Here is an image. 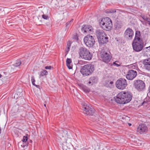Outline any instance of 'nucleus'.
Instances as JSON below:
<instances>
[{
    "instance_id": "nucleus-3",
    "label": "nucleus",
    "mask_w": 150,
    "mask_h": 150,
    "mask_svg": "<svg viewBox=\"0 0 150 150\" xmlns=\"http://www.w3.org/2000/svg\"><path fill=\"white\" fill-rule=\"evenodd\" d=\"M78 52L79 57L83 59L90 60L92 58L93 54L84 47H80L78 49Z\"/></svg>"
},
{
    "instance_id": "nucleus-29",
    "label": "nucleus",
    "mask_w": 150,
    "mask_h": 150,
    "mask_svg": "<svg viewBox=\"0 0 150 150\" xmlns=\"http://www.w3.org/2000/svg\"><path fill=\"white\" fill-rule=\"evenodd\" d=\"M144 51L146 52V54L150 56V46L144 48Z\"/></svg>"
},
{
    "instance_id": "nucleus-19",
    "label": "nucleus",
    "mask_w": 150,
    "mask_h": 150,
    "mask_svg": "<svg viewBox=\"0 0 150 150\" xmlns=\"http://www.w3.org/2000/svg\"><path fill=\"white\" fill-rule=\"evenodd\" d=\"M133 41H138V42L143 41V40L141 38V34L140 31H136L135 37Z\"/></svg>"
},
{
    "instance_id": "nucleus-6",
    "label": "nucleus",
    "mask_w": 150,
    "mask_h": 150,
    "mask_svg": "<svg viewBox=\"0 0 150 150\" xmlns=\"http://www.w3.org/2000/svg\"><path fill=\"white\" fill-rule=\"evenodd\" d=\"M101 60L106 64H108L112 58V54L110 51L105 50L104 49L101 50L100 52Z\"/></svg>"
},
{
    "instance_id": "nucleus-46",
    "label": "nucleus",
    "mask_w": 150,
    "mask_h": 150,
    "mask_svg": "<svg viewBox=\"0 0 150 150\" xmlns=\"http://www.w3.org/2000/svg\"><path fill=\"white\" fill-rule=\"evenodd\" d=\"M7 72L6 71H4L2 73L1 75H6L7 74Z\"/></svg>"
},
{
    "instance_id": "nucleus-2",
    "label": "nucleus",
    "mask_w": 150,
    "mask_h": 150,
    "mask_svg": "<svg viewBox=\"0 0 150 150\" xmlns=\"http://www.w3.org/2000/svg\"><path fill=\"white\" fill-rule=\"evenodd\" d=\"M132 95L128 91H122L119 93L115 98V102L119 104H125L129 103L132 100Z\"/></svg>"
},
{
    "instance_id": "nucleus-12",
    "label": "nucleus",
    "mask_w": 150,
    "mask_h": 150,
    "mask_svg": "<svg viewBox=\"0 0 150 150\" xmlns=\"http://www.w3.org/2000/svg\"><path fill=\"white\" fill-rule=\"evenodd\" d=\"M134 35V32L132 29L130 28H128L124 33V36L127 40H131Z\"/></svg>"
},
{
    "instance_id": "nucleus-21",
    "label": "nucleus",
    "mask_w": 150,
    "mask_h": 150,
    "mask_svg": "<svg viewBox=\"0 0 150 150\" xmlns=\"http://www.w3.org/2000/svg\"><path fill=\"white\" fill-rule=\"evenodd\" d=\"M108 38L106 34L103 38L98 40L100 45L102 46L105 44H106L108 42Z\"/></svg>"
},
{
    "instance_id": "nucleus-34",
    "label": "nucleus",
    "mask_w": 150,
    "mask_h": 150,
    "mask_svg": "<svg viewBox=\"0 0 150 150\" xmlns=\"http://www.w3.org/2000/svg\"><path fill=\"white\" fill-rule=\"evenodd\" d=\"M69 129H62V130L61 132L62 133L64 134V135H68V130H69Z\"/></svg>"
},
{
    "instance_id": "nucleus-31",
    "label": "nucleus",
    "mask_w": 150,
    "mask_h": 150,
    "mask_svg": "<svg viewBox=\"0 0 150 150\" xmlns=\"http://www.w3.org/2000/svg\"><path fill=\"white\" fill-rule=\"evenodd\" d=\"M105 12L107 13H114L116 12V10L115 9H108L105 10Z\"/></svg>"
},
{
    "instance_id": "nucleus-25",
    "label": "nucleus",
    "mask_w": 150,
    "mask_h": 150,
    "mask_svg": "<svg viewBox=\"0 0 150 150\" xmlns=\"http://www.w3.org/2000/svg\"><path fill=\"white\" fill-rule=\"evenodd\" d=\"M72 62V61L71 59L67 58L66 59V65L68 68L70 69H72L73 68L72 65H71V63Z\"/></svg>"
},
{
    "instance_id": "nucleus-30",
    "label": "nucleus",
    "mask_w": 150,
    "mask_h": 150,
    "mask_svg": "<svg viewBox=\"0 0 150 150\" xmlns=\"http://www.w3.org/2000/svg\"><path fill=\"white\" fill-rule=\"evenodd\" d=\"M48 74L47 71L45 70H43V71H42L40 72V76H44L47 75Z\"/></svg>"
},
{
    "instance_id": "nucleus-23",
    "label": "nucleus",
    "mask_w": 150,
    "mask_h": 150,
    "mask_svg": "<svg viewBox=\"0 0 150 150\" xmlns=\"http://www.w3.org/2000/svg\"><path fill=\"white\" fill-rule=\"evenodd\" d=\"M26 136L23 137V139L22 140V141L23 143V144L21 145V146L23 148H24L26 146H28V142L27 143H26V142L28 140V134H26Z\"/></svg>"
},
{
    "instance_id": "nucleus-53",
    "label": "nucleus",
    "mask_w": 150,
    "mask_h": 150,
    "mask_svg": "<svg viewBox=\"0 0 150 150\" xmlns=\"http://www.w3.org/2000/svg\"><path fill=\"white\" fill-rule=\"evenodd\" d=\"M128 125L129 126H130L132 124L131 123H129Z\"/></svg>"
},
{
    "instance_id": "nucleus-32",
    "label": "nucleus",
    "mask_w": 150,
    "mask_h": 150,
    "mask_svg": "<svg viewBox=\"0 0 150 150\" xmlns=\"http://www.w3.org/2000/svg\"><path fill=\"white\" fill-rule=\"evenodd\" d=\"M21 64V61L19 59L17 60L13 65L15 67H18Z\"/></svg>"
},
{
    "instance_id": "nucleus-33",
    "label": "nucleus",
    "mask_w": 150,
    "mask_h": 150,
    "mask_svg": "<svg viewBox=\"0 0 150 150\" xmlns=\"http://www.w3.org/2000/svg\"><path fill=\"white\" fill-rule=\"evenodd\" d=\"M79 36L77 33H76L75 34L73 35L72 36V38L74 40L78 42L79 40Z\"/></svg>"
},
{
    "instance_id": "nucleus-17",
    "label": "nucleus",
    "mask_w": 150,
    "mask_h": 150,
    "mask_svg": "<svg viewBox=\"0 0 150 150\" xmlns=\"http://www.w3.org/2000/svg\"><path fill=\"white\" fill-rule=\"evenodd\" d=\"M142 63L145 69L148 71H150V58L142 60Z\"/></svg>"
},
{
    "instance_id": "nucleus-51",
    "label": "nucleus",
    "mask_w": 150,
    "mask_h": 150,
    "mask_svg": "<svg viewBox=\"0 0 150 150\" xmlns=\"http://www.w3.org/2000/svg\"><path fill=\"white\" fill-rule=\"evenodd\" d=\"M4 76L3 75H1V74H0V78H1L2 76Z\"/></svg>"
},
{
    "instance_id": "nucleus-13",
    "label": "nucleus",
    "mask_w": 150,
    "mask_h": 150,
    "mask_svg": "<svg viewBox=\"0 0 150 150\" xmlns=\"http://www.w3.org/2000/svg\"><path fill=\"white\" fill-rule=\"evenodd\" d=\"M137 74L136 71L133 69H130L126 74V77L127 79L132 80L135 78L137 75Z\"/></svg>"
},
{
    "instance_id": "nucleus-39",
    "label": "nucleus",
    "mask_w": 150,
    "mask_h": 150,
    "mask_svg": "<svg viewBox=\"0 0 150 150\" xmlns=\"http://www.w3.org/2000/svg\"><path fill=\"white\" fill-rule=\"evenodd\" d=\"M115 40L117 42H118L119 43H121L122 40L121 38H116Z\"/></svg>"
},
{
    "instance_id": "nucleus-43",
    "label": "nucleus",
    "mask_w": 150,
    "mask_h": 150,
    "mask_svg": "<svg viewBox=\"0 0 150 150\" xmlns=\"http://www.w3.org/2000/svg\"><path fill=\"white\" fill-rule=\"evenodd\" d=\"M71 42L69 40L68 41L67 44V47H70L71 45Z\"/></svg>"
},
{
    "instance_id": "nucleus-8",
    "label": "nucleus",
    "mask_w": 150,
    "mask_h": 150,
    "mask_svg": "<svg viewBox=\"0 0 150 150\" xmlns=\"http://www.w3.org/2000/svg\"><path fill=\"white\" fill-rule=\"evenodd\" d=\"M127 86V83L126 80L122 78H119L115 82L116 87L120 90H123L125 89Z\"/></svg>"
},
{
    "instance_id": "nucleus-55",
    "label": "nucleus",
    "mask_w": 150,
    "mask_h": 150,
    "mask_svg": "<svg viewBox=\"0 0 150 150\" xmlns=\"http://www.w3.org/2000/svg\"><path fill=\"white\" fill-rule=\"evenodd\" d=\"M80 1H83V0H79Z\"/></svg>"
},
{
    "instance_id": "nucleus-41",
    "label": "nucleus",
    "mask_w": 150,
    "mask_h": 150,
    "mask_svg": "<svg viewBox=\"0 0 150 150\" xmlns=\"http://www.w3.org/2000/svg\"><path fill=\"white\" fill-rule=\"evenodd\" d=\"M31 81L33 85H34L35 84V79L34 77L33 76H32L31 77Z\"/></svg>"
},
{
    "instance_id": "nucleus-15",
    "label": "nucleus",
    "mask_w": 150,
    "mask_h": 150,
    "mask_svg": "<svg viewBox=\"0 0 150 150\" xmlns=\"http://www.w3.org/2000/svg\"><path fill=\"white\" fill-rule=\"evenodd\" d=\"M93 29L92 26L90 25L84 24L82 26L81 30L84 33H90L92 32Z\"/></svg>"
},
{
    "instance_id": "nucleus-10",
    "label": "nucleus",
    "mask_w": 150,
    "mask_h": 150,
    "mask_svg": "<svg viewBox=\"0 0 150 150\" xmlns=\"http://www.w3.org/2000/svg\"><path fill=\"white\" fill-rule=\"evenodd\" d=\"M83 41L86 45L89 47H92L95 43L94 38L90 35H87L83 39Z\"/></svg>"
},
{
    "instance_id": "nucleus-22",
    "label": "nucleus",
    "mask_w": 150,
    "mask_h": 150,
    "mask_svg": "<svg viewBox=\"0 0 150 150\" xmlns=\"http://www.w3.org/2000/svg\"><path fill=\"white\" fill-rule=\"evenodd\" d=\"M114 82L110 80H106L105 81L104 86L108 88H111L114 86Z\"/></svg>"
},
{
    "instance_id": "nucleus-9",
    "label": "nucleus",
    "mask_w": 150,
    "mask_h": 150,
    "mask_svg": "<svg viewBox=\"0 0 150 150\" xmlns=\"http://www.w3.org/2000/svg\"><path fill=\"white\" fill-rule=\"evenodd\" d=\"M133 86L138 91H141L145 89V84L142 80H135L133 82Z\"/></svg>"
},
{
    "instance_id": "nucleus-4",
    "label": "nucleus",
    "mask_w": 150,
    "mask_h": 150,
    "mask_svg": "<svg viewBox=\"0 0 150 150\" xmlns=\"http://www.w3.org/2000/svg\"><path fill=\"white\" fill-rule=\"evenodd\" d=\"M94 70V66L91 64H89L81 66L80 71L83 76H88L91 75Z\"/></svg>"
},
{
    "instance_id": "nucleus-28",
    "label": "nucleus",
    "mask_w": 150,
    "mask_h": 150,
    "mask_svg": "<svg viewBox=\"0 0 150 150\" xmlns=\"http://www.w3.org/2000/svg\"><path fill=\"white\" fill-rule=\"evenodd\" d=\"M73 21V19H72L70 21L67 22L66 24V29L65 30L67 31L68 29H69L70 26H71V22H72Z\"/></svg>"
},
{
    "instance_id": "nucleus-18",
    "label": "nucleus",
    "mask_w": 150,
    "mask_h": 150,
    "mask_svg": "<svg viewBox=\"0 0 150 150\" xmlns=\"http://www.w3.org/2000/svg\"><path fill=\"white\" fill-rule=\"evenodd\" d=\"M96 34L98 40L103 38L104 36L106 34L102 30H97L96 31Z\"/></svg>"
},
{
    "instance_id": "nucleus-35",
    "label": "nucleus",
    "mask_w": 150,
    "mask_h": 150,
    "mask_svg": "<svg viewBox=\"0 0 150 150\" xmlns=\"http://www.w3.org/2000/svg\"><path fill=\"white\" fill-rule=\"evenodd\" d=\"M116 62H118L117 61H115V62H113L112 64H111L110 66H112L113 65H114V66H116L117 67H119L120 66V64L116 63Z\"/></svg>"
},
{
    "instance_id": "nucleus-5",
    "label": "nucleus",
    "mask_w": 150,
    "mask_h": 150,
    "mask_svg": "<svg viewBox=\"0 0 150 150\" xmlns=\"http://www.w3.org/2000/svg\"><path fill=\"white\" fill-rule=\"evenodd\" d=\"M99 25L103 29L107 31L110 30L112 28V21L107 17L102 18L99 22Z\"/></svg>"
},
{
    "instance_id": "nucleus-11",
    "label": "nucleus",
    "mask_w": 150,
    "mask_h": 150,
    "mask_svg": "<svg viewBox=\"0 0 150 150\" xmlns=\"http://www.w3.org/2000/svg\"><path fill=\"white\" fill-rule=\"evenodd\" d=\"M144 44L143 41H133L132 46L133 50L137 52L141 51L144 49Z\"/></svg>"
},
{
    "instance_id": "nucleus-16",
    "label": "nucleus",
    "mask_w": 150,
    "mask_h": 150,
    "mask_svg": "<svg viewBox=\"0 0 150 150\" xmlns=\"http://www.w3.org/2000/svg\"><path fill=\"white\" fill-rule=\"evenodd\" d=\"M147 131V127L144 124L139 125L137 129V132H139L140 134H144Z\"/></svg>"
},
{
    "instance_id": "nucleus-54",
    "label": "nucleus",
    "mask_w": 150,
    "mask_h": 150,
    "mask_svg": "<svg viewBox=\"0 0 150 150\" xmlns=\"http://www.w3.org/2000/svg\"><path fill=\"white\" fill-rule=\"evenodd\" d=\"M44 106L45 107H46V104H44Z\"/></svg>"
},
{
    "instance_id": "nucleus-47",
    "label": "nucleus",
    "mask_w": 150,
    "mask_h": 150,
    "mask_svg": "<svg viewBox=\"0 0 150 150\" xmlns=\"http://www.w3.org/2000/svg\"><path fill=\"white\" fill-rule=\"evenodd\" d=\"M46 24V25L47 26H50V25H51V24L50 23V22H47L45 23Z\"/></svg>"
},
{
    "instance_id": "nucleus-26",
    "label": "nucleus",
    "mask_w": 150,
    "mask_h": 150,
    "mask_svg": "<svg viewBox=\"0 0 150 150\" xmlns=\"http://www.w3.org/2000/svg\"><path fill=\"white\" fill-rule=\"evenodd\" d=\"M4 76H2L1 78V80H2L3 83L4 84H7L9 82V79L8 78H7V76H6V75H3Z\"/></svg>"
},
{
    "instance_id": "nucleus-49",
    "label": "nucleus",
    "mask_w": 150,
    "mask_h": 150,
    "mask_svg": "<svg viewBox=\"0 0 150 150\" xmlns=\"http://www.w3.org/2000/svg\"><path fill=\"white\" fill-rule=\"evenodd\" d=\"M83 62L82 61H79L78 62V64H81Z\"/></svg>"
},
{
    "instance_id": "nucleus-52",
    "label": "nucleus",
    "mask_w": 150,
    "mask_h": 150,
    "mask_svg": "<svg viewBox=\"0 0 150 150\" xmlns=\"http://www.w3.org/2000/svg\"><path fill=\"white\" fill-rule=\"evenodd\" d=\"M29 142L32 143V141L31 140H30Z\"/></svg>"
},
{
    "instance_id": "nucleus-27",
    "label": "nucleus",
    "mask_w": 150,
    "mask_h": 150,
    "mask_svg": "<svg viewBox=\"0 0 150 150\" xmlns=\"http://www.w3.org/2000/svg\"><path fill=\"white\" fill-rule=\"evenodd\" d=\"M150 103V97L147 96L144 99V101L142 102V105H144L145 104H146V106L147 105L149 104Z\"/></svg>"
},
{
    "instance_id": "nucleus-20",
    "label": "nucleus",
    "mask_w": 150,
    "mask_h": 150,
    "mask_svg": "<svg viewBox=\"0 0 150 150\" xmlns=\"http://www.w3.org/2000/svg\"><path fill=\"white\" fill-rule=\"evenodd\" d=\"M122 26V23L121 21L116 20L114 24V29L115 30H119Z\"/></svg>"
},
{
    "instance_id": "nucleus-7",
    "label": "nucleus",
    "mask_w": 150,
    "mask_h": 150,
    "mask_svg": "<svg viewBox=\"0 0 150 150\" xmlns=\"http://www.w3.org/2000/svg\"><path fill=\"white\" fill-rule=\"evenodd\" d=\"M82 109L83 113L87 115L92 116L95 113L96 110L91 106L88 105L85 103H81Z\"/></svg>"
},
{
    "instance_id": "nucleus-50",
    "label": "nucleus",
    "mask_w": 150,
    "mask_h": 150,
    "mask_svg": "<svg viewBox=\"0 0 150 150\" xmlns=\"http://www.w3.org/2000/svg\"><path fill=\"white\" fill-rule=\"evenodd\" d=\"M80 150H87V149L85 148H83L81 149Z\"/></svg>"
},
{
    "instance_id": "nucleus-45",
    "label": "nucleus",
    "mask_w": 150,
    "mask_h": 150,
    "mask_svg": "<svg viewBox=\"0 0 150 150\" xmlns=\"http://www.w3.org/2000/svg\"><path fill=\"white\" fill-rule=\"evenodd\" d=\"M130 67H131V68L132 69H134L136 67L135 63H134V64H130Z\"/></svg>"
},
{
    "instance_id": "nucleus-42",
    "label": "nucleus",
    "mask_w": 150,
    "mask_h": 150,
    "mask_svg": "<svg viewBox=\"0 0 150 150\" xmlns=\"http://www.w3.org/2000/svg\"><path fill=\"white\" fill-rule=\"evenodd\" d=\"M99 118L101 119V117L100 116L97 115V116H96L95 120L96 121H98L99 120Z\"/></svg>"
},
{
    "instance_id": "nucleus-24",
    "label": "nucleus",
    "mask_w": 150,
    "mask_h": 150,
    "mask_svg": "<svg viewBox=\"0 0 150 150\" xmlns=\"http://www.w3.org/2000/svg\"><path fill=\"white\" fill-rule=\"evenodd\" d=\"M79 86L84 92L86 93H89L90 92V88L84 84H80L79 85Z\"/></svg>"
},
{
    "instance_id": "nucleus-48",
    "label": "nucleus",
    "mask_w": 150,
    "mask_h": 150,
    "mask_svg": "<svg viewBox=\"0 0 150 150\" xmlns=\"http://www.w3.org/2000/svg\"><path fill=\"white\" fill-rule=\"evenodd\" d=\"M33 86L36 87L37 88L40 89V86L39 85H37L35 84L34 85H33Z\"/></svg>"
},
{
    "instance_id": "nucleus-37",
    "label": "nucleus",
    "mask_w": 150,
    "mask_h": 150,
    "mask_svg": "<svg viewBox=\"0 0 150 150\" xmlns=\"http://www.w3.org/2000/svg\"><path fill=\"white\" fill-rule=\"evenodd\" d=\"M141 17L145 21H146V22L149 20L150 18L148 17L145 15L142 16H141Z\"/></svg>"
},
{
    "instance_id": "nucleus-36",
    "label": "nucleus",
    "mask_w": 150,
    "mask_h": 150,
    "mask_svg": "<svg viewBox=\"0 0 150 150\" xmlns=\"http://www.w3.org/2000/svg\"><path fill=\"white\" fill-rule=\"evenodd\" d=\"M140 21L143 24H144V23L145 22V24L146 25L147 24H148L150 26V18H149V20L146 22H145L141 20H140Z\"/></svg>"
},
{
    "instance_id": "nucleus-44",
    "label": "nucleus",
    "mask_w": 150,
    "mask_h": 150,
    "mask_svg": "<svg viewBox=\"0 0 150 150\" xmlns=\"http://www.w3.org/2000/svg\"><path fill=\"white\" fill-rule=\"evenodd\" d=\"M45 68L46 69H51L52 68L53 69V67H52L51 66H46L45 67Z\"/></svg>"
},
{
    "instance_id": "nucleus-40",
    "label": "nucleus",
    "mask_w": 150,
    "mask_h": 150,
    "mask_svg": "<svg viewBox=\"0 0 150 150\" xmlns=\"http://www.w3.org/2000/svg\"><path fill=\"white\" fill-rule=\"evenodd\" d=\"M42 17L45 20H47L49 19V17L47 15L43 14L42 15Z\"/></svg>"
},
{
    "instance_id": "nucleus-38",
    "label": "nucleus",
    "mask_w": 150,
    "mask_h": 150,
    "mask_svg": "<svg viewBox=\"0 0 150 150\" xmlns=\"http://www.w3.org/2000/svg\"><path fill=\"white\" fill-rule=\"evenodd\" d=\"M70 47H66V48L65 50V57H66V56L68 54L69 52V51L70 50Z\"/></svg>"
},
{
    "instance_id": "nucleus-1",
    "label": "nucleus",
    "mask_w": 150,
    "mask_h": 150,
    "mask_svg": "<svg viewBox=\"0 0 150 150\" xmlns=\"http://www.w3.org/2000/svg\"><path fill=\"white\" fill-rule=\"evenodd\" d=\"M25 99L23 98L19 97L16 101L17 104L13 107L12 111L13 113L20 114L22 117H25L27 115V111L29 108L28 104H25Z\"/></svg>"
},
{
    "instance_id": "nucleus-14",
    "label": "nucleus",
    "mask_w": 150,
    "mask_h": 150,
    "mask_svg": "<svg viewBox=\"0 0 150 150\" xmlns=\"http://www.w3.org/2000/svg\"><path fill=\"white\" fill-rule=\"evenodd\" d=\"M98 81V78L97 76H92L89 79V81L87 84L88 86H92L97 84Z\"/></svg>"
}]
</instances>
